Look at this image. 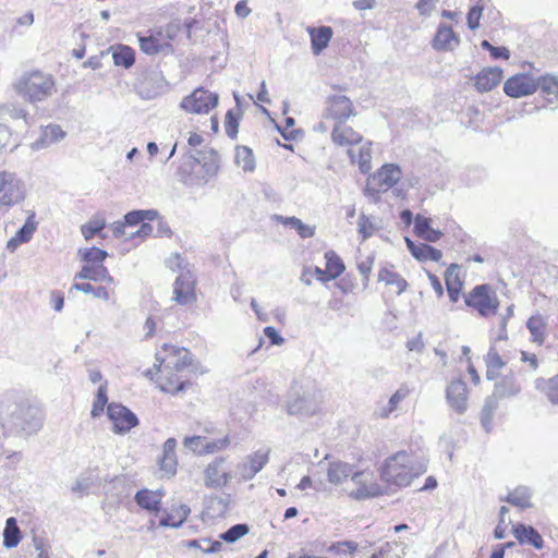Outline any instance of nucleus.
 I'll return each mask as SVG.
<instances>
[{
	"mask_svg": "<svg viewBox=\"0 0 558 558\" xmlns=\"http://www.w3.org/2000/svg\"><path fill=\"white\" fill-rule=\"evenodd\" d=\"M357 225H359V233L362 236V241H365L368 238H371L376 230L374 222L365 214L360 215Z\"/></svg>",
	"mask_w": 558,
	"mask_h": 558,
	"instance_id": "680f3d73",
	"label": "nucleus"
},
{
	"mask_svg": "<svg viewBox=\"0 0 558 558\" xmlns=\"http://www.w3.org/2000/svg\"><path fill=\"white\" fill-rule=\"evenodd\" d=\"M411 389L407 385L400 386L396 392L389 398L388 402L380 405L377 415L381 418L389 417L400 405V403L409 397Z\"/></svg>",
	"mask_w": 558,
	"mask_h": 558,
	"instance_id": "473e14b6",
	"label": "nucleus"
},
{
	"mask_svg": "<svg viewBox=\"0 0 558 558\" xmlns=\"http://www.w3.org/2000/svg\"><path fill=\"white\" fill-rule=\"evenodd\" d=\"M184 446L197 454H204L205 437L192 436L186 437L183 441Z\"/></svg>",
	"mask_w": 558,
	"mask_h": 558,
	"instance_id": "0e129e2a",
	"label": "nucleus"
},
{
	"mask_svg": "<svg viewBox=\"0 0 558 558\" xmlns=\"http://www.w3.org/2000/svg\"><path fill=\"white\" fill-rule=\"evenodd\" d=\"M33 545L36 553L34 558H50L48 554V546L43 538L34 537Z\"/></svg>",
	"mask_w": 558,
	"mask_h": 558,
	"instance_id": "774afa93",
	"label": "nucleus"
},
{
	"mask_svg": "<svg viewBox=\"0 0 558 558\" xmlns=\"http://www.w3.org/2000/svg\"><path fill=\"white\" fill-rule=\"evenodd\" d=\"M485 0H478L468 12L466 21L470 29L475 31L480 27V20L485 8Z\"/></svg>",
	"mask_w": 558,
	"mask_h": 558,
	"instance_id": "5fc2aeb1",
	"label": "nucleus"
},
{
	"mask_svg": "<svg viewBox=\"0 0 558 558\" xmlns=\"http://www.w3.org/2000/svg\"><path fill=\"white\" fill-rule=\"evenodd\" d=\"M498 408V403L494 398H487L481 413V423L486 432L492 430L493 416Z\"/></svg>",
	"mask_w": 558,
	"mask_h": 558,
	"instance_id": "3c124183",
	"label": "nucleus"
},
{
	"mask_svg": "<svg viewBox=\"0 0 558 558\" xmlns=\"http://www.w3.org/2000/svg\"><path fill=\"white\" fill-rule=\"evenodd\" d=\"M112 58L116 65L129 69L134 64L135 52L129 46L119 45L113 48Z\"/></svg>",
	"mask_w": 558,
	"mask_h": 558,
	"instance_id": "a18cd8bd",
	"label": "nucleus"
},
{
	"mask_svg": "<svg viewBox=\"0 0 558 558\" xmlns=\"http://www.w3.org/2000/svg\"><path fill=\"white\" fill-rule=\"evenodd\" d=\"M191 513V509L187 505H180L172 509L171 512L166 510L160 511L158 514L159 525L165 527H180L187 519Z\"/></svg>",
	"mask_w": 558,
	"mask_h": 558,
	"instance_id": "cd10ccee",
	"label": "nucleus"
},
{
	"mask_svg": "<svg viewBox=\"0 0 558 558\" xmlns=\"http://www.w3.org/2000/svg\"><path fill=\"white\" fill-rule=\"evenodd\" d=\"M248 533L246 524H235L221 534V538L227 543H234Z\"/></svg>",
	"mask_w": 558,
	"mask_h": 558,
	"instance_id": "052dcab7",
	"label": "nucleus"
},
{
	"mask_svg": "<svg viewBox=\"0 0 558 558\" xmlns=\"http://www.w3.org/2000/svg\"><path fill=\"white\" fill-rule=\"evenodd\" d=\"M73 289L83 293H92L97 299L109 300V292L105 287H94L90 283H74Z\"/></svg>",
	"mask_w": 558,
	"mask_h": 558,
	"instance_id": "13d9d810",
	"label": "nucleus"
},
{
	"mask_svg": "<svg viewBox=\"0 0 558 558\" xmlns=\"http://www.w3.org/2000/svg\"><path fill=\"white\" fill-rule=\"evenodd\" d=\"M425 472V465L417 463L407 451H398L388 457L380 468V478L388 485L407 487L414 477Z\"/></svg>",
	"mask_w": 558,
	"mask_h": 558,
	"instance_id": "f03ea898",
	"label": "nucleus"
},
{
	"mask_svg": "<svg viewBox=\"0 0 558 558\" xmlns=\"http://www.w3.org/2000/svg\"><path fill=\"white\" fill-rule=\"evenodd\" d=\"M363 136L353 128L349 126L345 122H338L332 124L331 141L336 146L343 147L347 150L354 148L363 142Z\"/></svg>",
	"mask_w": 558,
	"mask_h": 558,
	"instance_id": "6ab92c4d",
	"label": "nucleus"
},
{
	"mask_svg": "<svg viewBox=\"0 0 558 558\" xmlns=\"http://www.w3.org/2000/svg\"><path fill=\"white\" fill-rule=\"evenodd\" d=\"M460 44L459 36L446 24H439L432 41L433 48L439 51H452Z\"/></svg>",
	"mask_w": 558,
	"mask_h": 558,
	"instance_id": "5701e85b",
	"label": "nucleus"
},
{
	"mask_svg": "<svg viewBox=\"0 0 558 558\" xmlns=\"http://www.w3.org/2000/svg\"><path fill=\"white\" fill-rule=\"evenodd\" d=\"M407 246L411 252L412 256L420 262H439L442 257L441 251L425 244V243H414L409 238H405Z\"/></svg>",
	"mask_w": 558,
	"mask_h": 558,
	"instance_id": "c85d7f7f",
	"label": "nucleus"
},
{
	"mask_svg": "<svg viewBox=\"0 0 558 558\" xmlns=\"http://www.w3.org/2000/svg\"><path fill=\"white\" fill-rule=\"evenodd\" d=\"M43 418V411L26 402L17 404L10 415L11 424L28 435L35 434L41 428Z\"/></svg>",
	"mask_w": 558,
	"mask_h": 558,
	"instance_id": "6e6552de",
	"label": "nucleus"
},
{
	"mask_svg": "<svg viewBox=\"0 0 558 558\" xmlns=\"http://www.w3.org/2000/svg\"><path fill=\"white\" fill-rule=\"evenodd\" d=\"M402 175L400 167L396 163H385L367 180L365 194L375 196L389 191L396 185Z\"/></svg>",
	"mask_w": 558,
	"mask_h": 558,
	"instance_id": "1a4fd4ad",
	"label": "nucleus"
},
{
	"mask_svg": "<svg viewBox=\"0 0 558 558\" xmlns=\"http://www.w3.org/2000/svg\"><path fill=\"white\" fill-rule=\"evenodd\" d=\"M353 466L343 461H332L327 468V481L333 485L342 484L351 476Z\"/></svg>",
	"mask_w": 558,
	"mask_h": 558,
	"instance_id": "72a5a7b5",
	"label": "nucleus"
},
{
	"mask_svg": "<svg viewBox=\"0 0 558 558\" xmlns=\"http://www.w3.org/2000/svg\"><path fill=\"white\" fill-rule=\"evenodd\" d=\"M66 136V132L59 124L50 123L41 126L39 137L31 144L32 150H41L53 144L60 143Z\"/></svg>",
	"mask_w": 558,
	"mask_h": 558,
	"instance_id": "aec40b11",
	"label": "nucleus"
},
{
	"mask_svg": "<svg viewBox=\"0 0 558 558\" xmlns=\"http://www.w3.org/2000/svg\"><path fill=\"white\" fill-rule=\"evenodd\" d=\"M177 440L168 438L162 447V457L160 459V469L169 476L174 475L177 472V454H175Z\"/></svg>",
	"mask_w": 558,
	"mask_h": 558,
	"instance_id": "7c9ffc66",
	"label": "nucleus"
},
{
	"mask_svg": "<svg viewBox=\"0 0 558 558\" xmlns=\"http://www.w3.org/2000/svg\"><path fill=\"white\" fill-rule=\"evenodd\" d=\"M537 89L544 96L548 104H555L558 100V78L546 74L536 78Z\"/></svg>",
	"mask_w": 558,
	"mask_h": 558,
	"instance_id": "c9c22d12",
	"label": "nucleus"
},
{
	"mask_svg": "<svg viewBox=\"0 0 558 558\" xmlns=\"http://www.w3.org/2000/svg\"><path fill=\"white\" fill-rule=\"evenodd\" d=\"M357 146V149L349 148L348 156L351 163L357 165L360 171L366 174L372 169V142L363 140Z\"/></svg>",
	"mask_w": 558,
	"mask_h": 558,
	"instance_id": "412c9836",
	"label": "nucleus"
},
{
	"mask_svg": "<svg viewBox=\"0 0 558 558\" xmlns=\"http://www.w3.org/2000/svg\"><path fill=\"white\" fill-rule=\"evenodd\" d=\"M163 352H157L154 367L157 368L159 377L157 384L160 390L168 393H178L184 390L189 381L180 380L174 372L179 373L191 363L190 352L185 348H177L165 344Z\"/></svg>",
	"mask_w": 558,
	"mask_h": 558,
	"instance_id": "f257e3e1",
	"label": "nucleus"
},
{
	"mask_svg": "<svg viewBox=\"0 0 558 558\" xmlns=\"http://www.w3.org/2000/svg\"><path fill=\"white\" fill-rule=\"evenodd\" d=\"M2 536L3 546L8 549L15 548L22 541V532L14 517L7 519Z\"/></svg>",
	"mask_w": 558,
	"mask_h": 558,
	"instance_id": "58836bf2",
	"label": "nucleus"
},
{
	"mask_svg": "<svg viewBox=\"0 0 558 558\" xmlns=\"http://www.w3.org/2000/svg\"><path fill=\"white\" fill-rule=\"evenodd\" d=\"M485 362L487 366L486 377L489 380L495 379L499 371L505 366V362L494 348L489 349Z\"/></svg>",
	"mask_w": 558,
	"mask_h": 558,
	"instance_id": "de8ad7c7",
	"label": "nucleus"
},
{
	"mask_svg": "<svg viewBox=\"0 0 558 558\" xmlns=\"http://www.w3.org/2000/svg\"><path fill=\"white\" fill-rule=\"evenodd\" d=\"M14 89L32 105L47 100L57 92L53 76L41 71H32L21 75L14 83Z\"/></svg>",
	"mask_w": 558,
	"mask_h": 558,
	"instance_id": "7ed1b4c3",
	"label": "nucleus"
},
{
	"mask_svg": "<svg viewBox=\"0 0 558 558\" xmlns=\"http://www.w3.org/2000/svg\"><path fill=\"white\" fill-rule=\"evenodd\" d=\"M108 402V397H107V383L102 384L99 386L98 390H97V395H96V398L94 400V403H93V409H92V416L93 417H98L101 415V413L104 412L105 410V407Z\"/></svg>",
	"mask_w": 558,
	"mask_h": 558,
	"instance_id": "864d4df0",
	"label": "nucleus"
},
{
	"mask_svg": "<svg viewBox=\"0 0 558 558\" xmlns=\"http://www.w3.org/2000/svg\"><path fill=\"white\" fill-rule=\"evenodd\" d=\"M378 280L385 282L386 286L393 287L397 294H401L408 287V282L404 278L388 268L379 270Z\"/></svg>",
	"mask_w": 558,
	"mask_h": 558,
	"instance_id": "a19ab883",
	"label": "nucleus"
},
{
	"mask_svg": "<svg viewBox=\"0 0 558 558\" xmlns=\"http://www.w3.org/2000/svg\"><path fill=\"white\" fill-rule=\"evenodd\" d=\"M230 444L229 438L226 436L220 439L209 440L205 437L204 454L215 453L226 449Z\"/></svg>",
	"mask_w": 558,
	"mask_h": 558,
	"instance_id": "e2e57ef3",
	"label": "nucleus"
},
{
	"mask_svg": "<svg viewBox=\"0 0 558 558\" xmlns=\"http://www.w3.org/2000/svg\"><path fill=\"white\" fill-rule=\"evenodd\" d=\"M537 90L536 78L521 73L510 76L504 84V92L511 98H521Z\"/></svg>",
	"mask_w": 558,
	"mask_h": 558,
	"instance_id": "f3484780",
	"label": "nucleus"
},
{
	"mask_svg": "<svg viewBox=\"0 0 558 558\" xmlns=\"http://www.w3.org/2000/svg\"><path fill=\"white\" fill-rule=\"evenodd\" d=\"M165 81L159 74H150L141 83V94L145 98H154L161 93Z\"/></svg>",
	"mask_w": 558,
	"mask_h": 558,
	"instance_id": "ea45409f",
	"label": "nucleus"
},
{
	"mask_svg": "<svg viewBox=\"0 0 558 558\" xmlns=\"http://www.w3.org/2000/svg\"><path fill=\"white\" fill-rule=\"evenodd\" d=\"M106 226V221L102 218L90 219L87 223L81 227L83 236L86 240H90L95 234L99 233Z\"/></svg>",
	"mask_w": 558,
	"mask_h": 558,
	"instance_id": "4d7b16f0",
	"label": "nucleus"
},
{
	"mask_svg": "<svg viewBox=\"0 0 558 558\" xmlns=\"http://www.w3.org/2000/svg\"><path fill=\"white\" fill-rule=\"evenodd\" d=\"M532 492L526 486H519L509 493L507 501L512 506L525 509L532 506L531 504Z\"/></svg>",
	"mask_w": 558,
	"mask_h": 558,
	"instance_id": "c03bdc74",
	"label": "nucleus"
},
{
	"mask_svg": "<svg viewBox=\"0 0 558 558\" xmlns=\"http://www.w3.org/2000/svg\"><path fill=\"white\" fill-rule=\"evenodd\" d=\"M357 543L353 541H342L333 543L329 547V551L338 555V556H353L357 550Z\"/></svg>",
	"mask_w": 558,
	"mask_h": 558,
	"instance_id": "6e6d98bb",
	"label": "nucleus"
},
{
	"mask_svg": "<svg viewBox=\"0 0 558 558\" xmlns=\"http://www.w3.org/2000/svg\"><path fill=\"white\" fill-rule=\"evenodd\" d=\"M547 320L541 314L531 316L526 322V328L531 333L533 342L542 345L545 342Z\"/></svg>",
	"mask_w": 558,
	"mask_h": 558,
	"instance_id": "4c0bfd02",
	"label": "nucleus"
},
{
	"mask_svg": "<svg viewBox=\"0 0 558 558\" xmlns=\"http://www.w3.org/2000/svg\"><path fill=\"white\" fill-rule=\"evenodd\" d=\"M445 282L447 287V293L451 302L456 303L459 300L460 292L462 289V281L459 278V266L451 264L445 274Z\"/></svg>",
	"mask_w": 558,
	"mask_h": 558,
	"instance_id": "f704fd0d",
	"label": "nucleus"
},
{
	"mask_svg": "<svg viewBox=\"0 0 558 558\" xmlns=\"http://www.w3.org/2000/svg\"><path fill=\"white\" fill-rule=\"evenodd\" d=\"M81 258L86 262V264H102V262L108 256V253L98 247H87L81 248L78 251Z\"/></svg>",
	"mask_w": 558,
	"mask_h": 558,
	"instance_id": "603ef678",
	"label": "nucleus"
},
{
	"mask_svg": "<svg viewBox=\"0 0 558 558\" xmlns=\"http://www.w3.org/2000/svg\"><path fill=\"white\" fill-rule=\"evenodd\" d=\"M464 303L466 306L474 308L483 317L495 315L499 306L498 296L488 284L474 287L464 296Z\"/></svg>",
	"mask_w": 558,
	"mask_h": 558,
	"instance_id": "0eeeda50",
	"label": "nucleus"
},
{
	"mask_svg": "<svg viewBox=\"0 0 558 558\" xmlns=\"http://www.w3.org/2000/svg\"><path fill=\"white\" fill-rule=\"evenodd\" d=\"M311 37V48L315 56H319L325 50L333 35V31L329 26L307 27Z\"/></svg>",
	"mask_w": 558,
	"mask_h": 558,
	"instance_id": "393cba45",
	"label": "nucleus"
},
{
	"mask_svg": "<svg viewBox=\"0 0 558 558\" xmlns=\"http://www.w3.org/2000/svg\"><path fill=\"white\" fill-rule=\"evenodd\" d=\"M320 401V391L314 385L295 383L290 388L286 411L290 415L311 416L319 410Z\"/></svg>",
	"mask_w": 558,
	"mask_h": 558,
	"instance_id": "20e7f679",
	"label": "nucleus"
},
{
	"mask_svg": "<svg viewBox=\"0 0 558 558\" xmlns=\"http://www.w3.org/2000/svg\"><path fill=\"white\" fill-rule=\"evenodd\" d=\"M351 482L355 486L349 495L357 500L376 497L381 494V487L377 484L374 473L368 470L352 471Z\"/></svg>",
	"mask_w": 558,
	"mask_h": 558,
	"instance_id": "f8f14e48",
	"label": "nucleus"
},
{
	"mask_svg": "<svg viewBox=\"0 0 558 558\" xmlns=\"http://www.w3.org/2000/svg\"><path fill=\"white\" fill-rule=\"evenodd\" d=\"M25 182L13 171H0V207L11 208L26 197Z\"/></svg>",
	"mask_w": 558,
	"mask_h": 558,
	"instance_id": "423d86ee",
	"label": "nucleus"
},
{
	"mask_svg": "<svg viewBox=\"0 0 558 558\" xmlns=\"http://www.w3.org/2000/svg\"><path fill=\"white\" fill-rule=\"evenodd\" d=\"M355 116L354 107L350 98L344 95H332L327 99V106L324 113L325 121L347 122V120Z\"/></svg>",
	"mask_w": 558,
	"mask_h": 558,
	"instance_id": "2eb2a0df",
	"label": "nucleus"
},
{
	"mask_svg": "<svg viewBox=\"0 0 558 558\" xmlns=\"http://www.w3.org/2000/svg\"><path fill=\"white\" fill-rule=\"evenodd\" d=\"M276 219L282 225L295 229L302 239H308L315 234V227L304 223L296 217L277 216Z\"/></svg>",
	"mask_w": 558,
	"mask_h": 558,
	"instance_id": "79ce46f5",
	"label": "nucleus"
},
{
	"mask_svg": "<svg viewBox=\"0 0 558 558\" xmlns=\"http://www.w3.org/2000/svg\"><path fill=\"white\" fill-rule=\"evenodd\" d=\"M225 129L226 133L230 137H235L238 134V122L236 119L231 110H229L226 114V122H225Z\"/></svg>",
	"mask_w": 558,
	"mask_h": 558,
	"instance_id": "338daca9",
	"label": "nucleus"
},
{
	"mask_svg": "<svg viewBox=\"0 0 558 558\" xmlns=\"http://www.w3.org/2000/svg\"><path fill=\"white\" fill-rule=\"evenodd\" d=\"M535 388L544 392L553 404L558 405V374L549 379L537 378Z\"/></svg>",
	"mask_w": 558,
	"mask_h": 558,
	"instance_id": "37998d69",
	"label": "nucleus"
},
{
	"mask_svg": "<svg viewBox=\"0 0 558 558\" xmlns=\"http://www.w3.org/2000/svg\"><path fill=\"white\" fill-rule=\"evenodd\" d=\"M0 116H8L14 120L23 119L25 124H29V117L27 110L17 104H5L0 106Z\"/></svg>",
	"mask_w": 558,
	"mask_h": 558,
	"instance_id": "8fccbe9b",
	"label": "nucleus"
},
{
	"mask_svg": "<svg viewBox=\"0 0 558 558\" xmlns=\"http://www.w3.org/2000/svg\"><path fill=\"white\" fill-rule=\"evenodd\" d=\"M75 279L93 280L112 283L113 278L102 264H86L81 271L76 274Z\"/></svg>",
	"mask_w": 558,
	"mask_h": 558,
	"instance_id": "c756f323",
	"label": "nucleus"
},
{
	"mask_svg": "<svg viewBox=\"0 0 558 558\" xmlns=\"http://www.w3.org/2000/svg\"><path fill=\"white\" fill-rule=\"evenodd\" d=\"M234 161L244 172H252L255 169L253 151L246 146L236 147Z\"/></svg>",
	"mask_w": 558,
	"mask_h": 558,
	"instance_id": "49530a36",
	"label": "nucleus"
},
{
	"mask_svg": "<svg viewBox=\"0 0 558 558\" xmlns=\"http://www.w3.org/2000/svg\"><path fill=\"white\" fill-rule=\"evenodd\" d=\"M513 535L515 539L522 545H531L536 549L544 547V539L542 535L531 525L519 523L513 525Z\"/></svg>",
	"mask_w": 558,
	"mask_h": 558,
	"instance_id": "a878e982",
	"label": "nucleus"
},
{
	"mask_svg": "<svg viewBox=\"0 0 558 558\" xmlns=\"http://www.w3.org/2000/svg\"><path fill=\"white\" fill-rule=\"evenodd\" d=\"M521 392V385L512 374L504 376L495 384L494 392L490 398L498 399L514 398Z\"/></svg>",
	"mask_w": 558,
	"mask_h": 558,
	"instance_id": "bb28decb",
	"label": "nucleus"
},
{
	"mask_svg": "<svg viewBox=\"0 0 558 558\" xmlns=\"http://www.w3.org/2000/svg\"><path fill=\"white\" fill-rule=\"evenodd\" d=\"M326 258V277H320L319 280L323 282L333 280L338 278L345 269L342 259L333 251L325 253Z\"/></svg>",
	"mask_w": 558,
	"mask_h": 558,
	"instance_id": "e433bc0d",
	"label": "nucleus"
},
{
	"mask_svg": "<svg viewBox=\"0 0 558 558\" xmlns=\"http://www.w3.org/2000/svg\"><path fill=\"white\" fill-rule=\"evenodd\" d=\"M100 477L96 471L82 473L71 486V492L78 498L90 494L94 488L100 486Z\"/></svg>",
	"mask_w": 558,
	"mask_h": 558,
	"instance_id": "b1692460",
	"label": "nucleus"
},
{
	"mask_svg": "<svg viewBox=\"0 0 558 558\" xmlns=\"http://www.w3.org/2000/svg\"><path fill=\"white\" fill-rule=\"evenodd\" d=\"M437 2L438 0H418L415 4V9L421 16L426 17L436 9Z\"/></svg>",
	"mask_w": 558,
	"mask_h": 558,
	"instance_id": "69168bd1",
	"label": "nucleus"
},
{
	"mask_svg": "<svg viewBox=\"0 0 558 558\" xmlns=\"http://www.w3.org/2000/svg\"><path fill=\"white\" fill-rule=\"evenodd\" d=\"M109 420L116 434H125L138 424L136 415L120 403H110L107 408Z\"/></svg>",
	"mask_w": 558,
	"mask_h": 558,
	"instance_id": "dca6fc26",
	"label": "nucleus"
},
{
	"mask_svg": "<svg viewBox=\"0 0 558 558\" xmlns=\"http://www.w3.org/2000/svg\"><path fill=\"white\" fill-rule=\"evenodd\" d=\"M469 390L462 379L452 380L446 389V400L451 410L463 414L468 410Z\"/></svg>",
	"mask_w": 558,
	"mask_h": 558,
	"instance_id": "a211bd4d",
	"label": "nucleus"
},
{
	"mask_svg": "<svg viewBox=\"0 0 558 558\" xmlns=\"http://www.w3.org/2000/svg\"><path fill=\"white\" fill-rule=\"evenodd\" d=\"M158 217V211L154 209L147 210H133L124 216V221L128 226H136L144 221H153Z\"/></svg>",
	"mask_w": 558,
	"mask_h": 558,
	"instance_id": "09e8293b",
	"label": "nucleus"
},
{
	"mask_svg": "<svg viewBox=\"0 0 558 558\" xmlns=\"http://www.w3.org/2000/svg\"><path fill=\"white\" fill-rule=\"evenodd\" d=\"M269 449H259L246 456L244 460L238 463L234 477L238 482H247L264 469L269 461Z\"/></svg>",
	"mask_w": 558,
	"mask_h": 558,
	"instance_id": "ddd939ff",
	"label": "nucleus"
},
{
	"mask_svg": "<svg viewBox=\"0 0 558 558\" xmlns=\"http://www.w3.org/2000/svg\"><path fill=\"white\" fill-rule=\"evenodd\" d=\"M163 494L160 490L142 489L136 493L135 501L137 505L148 511H154L158 515L160 513V504Z\"/></svg>",
	"mask_w": 558,
	"mask_h": 558,
	"instance_id": "2f4dec72",
	"label": "nucleus"
},
{
	"mask_svg": "<svg viewBox=\"0 0 558 558\" xmlns=\"http://www.w3.org/2000/svg\"><path fill=\"white\" fill-rule=\"evenodd\" d=\"M218 101L216 93L198 87L181 100L180 108L186 113L207 114L217 107Z\"/></svg>",
	"mask_w": 558,
	"mask_h": 558,
	"instance_id": "9d476101",
	"label": "nucleus"
},
{
	"mask_svg": "<svg viewBox=\"0 0 558 558\" xmlns=\"http://www.w3.org/2000/svg\"><path fill=\"white\" fill-rule=\"evenodd\" d=\"M204 485L211 489H221L228 486L234 477L226 458L218 457L209 462L203 472Z\"/></svg>",
	"mask_w": 558,
	"mask_h": 558,
	"instance_id": "9b49d317",
	"label": "nucleus"
},
{
	"mask_svg": "<svg viewBox=\"0 0 558 558\" xmlns=\"http://www.w3.org/2000/svg\"><path fill=\"white\" fill-rule=\"evenodd\" d=\"M196 166H202L204 174L202 179L207 180L217 174L219 169V157L213 149L197 150L184 156L182 168L187 167L191 172L195 171Z\"/></svg>",
	"mask_w": 558,
	"mask_h": 558,
	"instance_id": "4468645a",
	"label": "nucleus"
},
{
	"mask_svg": "<svg viewBox=\"0 0 558 558\" xmlns=\"http://www.w3.org/2000/svg\"><path fill=\"white\" fill-rule=\"evenodd\" d=\"M504 78V72L498 66L485 68L475 75V87L480 93L490 92Z\"/></svg>",
	"mask_w": 558,
	"mask_h": 558,
	"instance_id": "4be33fe9",
	"label": "nucleus"
},
{
	"mask_svg": "<svg viewBox=\"0 0 558 558\" xmlns=\"http://www.w3.org/2000/svg\"><path fill=\"white\" fill-rule=\"evenodd\" d=\"M183 262L179 254L169 260V267L173 271H180L173 283L172 300L180 305H192L196 301V279L189 265Z\"/></svg>",
	"mask_w": 558,
	"mask_h": 558,
	"instance_id": "39448f33",
	"label": "nucleus"
},
{
	"mask_svg": "<svg viewBox=\"0 0 558 558\" xmlns=\"http://www.w3.org/2000/svg\"><path fill=\"white\" fill-rule=\"evenodd\" d=\"M138 40L141 50L146 54H157L161 50L160 40L154 36H141Z\"/></svg>",
	"mask_w": 558,
	"mask_h": 558,
	"instance_id": "bf43d9fd",
	"label": "nucleus"
}]
</instances>
